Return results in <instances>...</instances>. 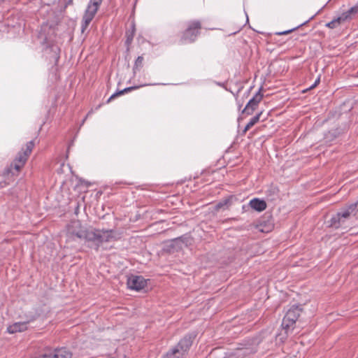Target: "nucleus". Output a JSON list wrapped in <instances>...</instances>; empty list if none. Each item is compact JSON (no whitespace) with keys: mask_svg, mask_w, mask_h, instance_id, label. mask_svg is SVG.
Instances as JSON below:
<instances>
[{"mask_svg":"<svg viewBox=\"0 0 358 358\" xmlns=\"http://www.w3.org/2000/svg\"><path fill=\"white\" fill-rule=\"evenodd\" d=\"M230 202V200L229 199H224L220 202H219L217 204V208H221L225 206H228V204Z\"/></svg>","mask_w":358,"mask_h":358,"instance_id":"obj_25","label":"nucleus"},{"mask_svg":"<svg viewBox=\"0 0 358 358\" xmlns=\"http://www.w3.org/2000/svg\"><path fill=\"white\" fill-rule=\"evenodd\" d=\"M102 1L103 0H90L82 20V32L85 31V30L87 28L88 25L94 17L100 5L101 4Z\"/></svg>","mask_w":358,"mask_h":358,"instance_id":"obj_5","label":"nucleus"},{"mask_svg":"<svg viewBox=\"0 0 358 358\" xmlns=\"http://www.w3.org/2000/svg\"><path fill=\"white\" fill-rule=\"evenodd\" d=\"M188 242L189 240L187 237L180 236L172 240L170 246L173 250H178L182 249L183 247H187Z\"/></svg>","mask_w":358,"mask_h":358,"instance_id":"obj_14","label":"nucleus"},{"mask_svg":"<svg viewBox=\"0 0 358 358\" xmlns=\"http://www.w3.org/2000/svg\"><path fill=\"white\" fill-rule=\"evenodd\" d=\"M29 155L24 152H19L14 161L10 164V168L14 169L16 172H18L21 168L27 162Z\"/></svg>","mask_w":358,"mask_h":358,"instance_id":"obj_12","label":"nucleus"},{"mask_svg":"<svg viewBox=\"0 0 358 358\" xmlns=\"http://www.w3.org/2000/svg\"><path fill=\"white\" fill-rule=\"evenodd\" d=\"M320 83V78H318L315 81V83L309 87V89H312V88H314L315 87L317 86V85Z\"/></svg>","mask_w":358,"mask_h":358,"instance_id":"obj_29","label":"nucleus"},{"mask_svg":"<svg viewBox=\"0 0 358 358\" xmlns=\"http://www.w3.org/2000/svg\"><path fill=\"white\" fill-rule=\"evenodd\" d=\"M246 17H247L246 21L248 22V17L247 15H246Z\"/></svg>","mask_w":358,"mask_h":358,"instance_id":"obj_34","label":"nucleus"},{"mask_svg":"<svg viewBox=\"0 0 358 358\" xmlns=\"http://www.w3.org/2000/svg\"><path fill=\"white\" fill-rule=\"evenodd\" d=\"M33 148H34V143H33V141H31L27 143V148L24 152L29 155Z\"/></svg>","mask_w":358,"mask_h":358,"instance_id":"obj_23","label":"nucleus"},{"mask_svg":"<svg viewBox=\"0 0 358 358\" xmlns=\"http://www.w3.org/2000/svg\"><path fill=\"white\" fill-rule=\"evenodd\" d=\"M87 227L83 226L79 220L71 221L66 229V236L68 241L82 240Z\"/></svg>","mask_w":358,"mask_h":358,"instance_id":"obj_4","label":"nucleus"},{"mask_svg":"<svg viewBox=\"0 0 358 358\" xmlns=\"http://www.w3.org/2000/svg\"><path fill=\"white\" fill-rule=\"evenodd\" d=\"M301 311L302 308L299 305H292L288 309L281 324L282 328L285 330L286 334H289L293 331Z\"/></svg>","mask_w":358,"mask_h":358,"instance_id":"obj_3","label":"nucleus"},{"mask_svg":"<svg viewBox=\"0 0 358 358\" xmlns=\"http://www.w3.org/2000/svg\"><path fill=\"white\" fill-rule=\"evenodd\" d=\"M195 336L196 335L194 334H188L185 335L174 348H177L183 356L192 345Z\"/></svg>","mask_w":358,"mask_h":358,"instance_id":"obj_11","label":"nucleus"},{"mask_svg":"<svg viewBox=\"0 0 358 358\" xmlns=\"http://www.w3.org/2000/svg\"><path fill=\"white\" fill-rule=\"evenodd\" d=\"M251 127H249V126H248V124L245 125V128H244V129H243V134L246 133V131H247L248 130H249Z\"/></svg>","mask_w":358,"mask_h":358,"instance_id":"obj_30","label":"nucleus"},{"mask_svg":"<svg viewBox=\"0 0 358 358\" xmlns=\"http://www.w3.org/2000/svg\"><path fill=\"white\" fill-rule=\"evenodd\" d=\"M357 211H358V201L334 215L329 221V227L335 229L343 227L352 215H356Z\"/></svg>","mask_w":358,"mask_h":358,"instance_id":"obj_2","label":"nucleus"},{"mask_svg":"<svg viewBox=\"0 0 358 358\" xmlns=\"http://www.w3.org/2000/svg\"><path fill=\"white\" fill-rule=\"evenodd\" d=\"M250 206L257 212H262L266 208V203L264 200L254 198L249 202Z\"/></svg>","mask_w":358,"mask_h":358,"instance_id":"obj_15","label":"nucleus"},{"mask_svg":"<svg viewBox=\"0 0 358 358\" xmlns=\"http://www.w3.org/2000/svg\"><path fill=\"white\" fill-rule=\"evenodd\" d=\"M157 85V83H155V84H143V85H138V86H132V87H126L122 90H119L115 93H113L107 100V103H109L113 99H114L115 97H117V96H120V95H122L124 94V93L126 92H131L134 90H136V89H138L139 87H144V86H148V85Z\"/></svg>","mask_w":358,"mask_h":358,"instance_id":"obj_16","label":"nucleus"},{"mask_svg":"<svg viewBox=\"0 0 358 358\" xmlns=\"http://www.w3.org/2000/svg\"><path fill=\"white\" fill-rule=\"evenodd\" d=\"M134 34V27L133 26L132 32L131 33V34L127 36V41H126L127 43L129 44V43H130L131 42V41L133 40Z\"/></svg>","mask_w":358,"mask_h":358,"instance_id":"obj_27","label":"nucleus"},{"mask_svg":"<svg viewBox=\"0 0 358 358\" xmlns=\"http://www.w3.org/2000/svg\"><path fill=\"white\" fill-rule=\"evenodd\" d=\"M113 358H115V357H113ZM124 358H125V357H124Z\"/></svg>","mask_w":358,"mask_h":358,"instance_id":"obj_35","label":"nucleus"},{"mask_svg":"<svg viewBox=\"0 0 358 358\" xmlns=\"http://www.w3.org/2000/svg\"><path fill=\"white\" fill-rule=\"evenodd\" d=\"M28 328L27 322H17L9 325L7 327V331L9 334H15L17 332H22Z\"/></svg>","mask_w":358,"mask_h":358,"instance_id":"obj_13","label":"nucleus"},{"mask_svg":"<svg viewBox=\"0 0 358 358\" xmlns=\"http://www.w3.org/2000/svg\"><path fill=\"white\" fill-rule=\"evenodd\" d=\"M182 355L177 348H173L169 352L166 353L162 358H181Z\"/></svg>","mask_w":358,"mask_h":358,"instance_id":"obj_17","label":"nucleus"},{"mask_svg":"<svg viewBox=\"0 0 358 358\" xmlns=\"http://www.w3.org/2000/svg\"><path fill=\"white\" fill-rule=\"evenodd\" d=\"M314 17V16H312L308 20L304 22L303 23L299 24V26L296 27H294L291 29H289V30H286V31H280V32H277L275 34L276 35H278V36H281V35H286V34H288L292 31H294V30L297 29L299 27L306 24L308 22H309L310 20H312L313 18Z\"/></svg>","mask_w":358,"mask_h":358,"instance_id":"obj_18","label":"nucleus"},{"mask_svg":"<svg viewBox=\"0 0 358 358\" xmlns=\"http://www.w3.org/2000/svg\"><path fill=\"white\" fill-rule=\"evenodd\" d=\"M262 89V87H261L253 97L249 100L245 107L242 110L243 114L250 115L253 113L263 98V95L261 94Z\"/></svg>","mask_w":358,"mask_h":358,"instance_id":"obj_8","label":"nucleus"},{"mask_svg":"<svg viewBox=\"0 0 358 358\" xmlns=\"http://www.w3.org/2000/svg\"><path fill=\"white\" fill-rule=\"evenodd\" d=\"M335 21H336V24L337 25V27L341 24V23L343 22V21L341 20V17L340 16L336 17L334 19Z\"/></svg>","mask_w":358,"mask_h":358,"instance_id":"obj_28","label":"nucleus"},{"mask_svg":"<svg viewBox=\"0 0 358 358\" xmlns=\"http://www.w3.org/2000/svg\"><path fill=\"white\" fill-rule=\"evenodd\" d=\"M326 27L329 29H335L337 27V25L336 24V21L332 20L331 22L326 24Z\"/></svg>","mask_w":358,"mask_h":358,"instance_id":"obj_26","label":"nucleus"},{"mask_svg":"<svg viewBox=\"0 0 358 358\" xmlns=\"http://www.w3.org/2000/svg\"><path fill=\"white\" fill-rule=\"evenodd\" d=\"M236 33H237V31H235V32H234V33L231 34L230 35H234V34H236Z\"/></svg>","mask_w":358,"mask_h":358,"instance_id":"obj_32","label":"nucleus"},{"mask_svg":"<svg viewBox=\"0 0 358 358\" xmlns=\"http://www.w3.org/2000/svg\"><path fill=\"white\" fill-rule=\"evenodd\" d=\"M147 285V280L141 275H131L127 280V286L129 289L140 291Z\"/></svg>","mask_w":358,"mask_h":358,"instance_id":"obj_10","label":"nucleus"},{"mask_svg":"<svg viewBox=\"0 0 358 358\" xmlns=\"http://www.w3.org/2000/svg\"><path fill=\"white\" fill-rule=\"evenodd\" d=\"M262 114V112L258 113L256 115L252 117L250 120L248 122L249 127H253L256 123L259 121L260 117Z\"/></svg>","mask_w":358,"mask_h":358,"instance_id":"obj_19","label":"nucleus"},{"mask_svg":"<svg viewBox=\"0 0 358 358\" xmlns=\"http://www.w3.org/2000/svg\"><path fill=\"white\" fill-rule=\"evenodd\" d=\"M117 238L118 234L113 229L87 228L82 240L85 241L88 248L98 251L103 243L111 242Z\"/></svg>","mask_w":358,"mask_h":358,"instance_id":"obj_1","label":"nucleus"},{"mask_svg":"<svg viewBox=\"0 0 358 358\" xmlns=\"http://www.w3.org/2000/svg\"><path fill=\"white\" fill-rule=\"evenodd\" d=\"M37 317H38V314L33 313H29V314L26 315V320L24 322H27V325H28L29 322L36 320V319Z\"/></svg>","mask_w":358,"mask_h":358,"instance_id":"obj_21","label":"nucleus"},{"mask_svg":"<svg viewBox=\"0 0 358 358\" xmlns=\"http://www.w3.org/2000/svg\"><path fill=\"white\" fill-rule=\"evenodd\" d=\"M92 113V110H90V111L87 114V115L85 116V117L83 120L81 124H84V122H85V121L86 120V119L87 118V117H88V116Z\"/></svg>","mask_w":358,"mask_h":358,"instance_id":"obj_31","label":"nucleus"},{"mask_svg":"<svg viewBox=\"0 0 358 358\" xmlns=\"http://www.w3.org/2000/svg\"><path fill=\"white\" fill-rule=\"evenodd\" d=\"M259 343V341L257 338L245 341V343L243 344V347L238 349V356H248L255 353L257 351V346Z\"/></svg>","mask_w":358,"mask_h":358,"instance_id":"obj_9","label":"nucleus"},{"mask_svg":"<svg viewBox=\"0 0 358 358\" xmlns=\"http://www.w3.org/2000/svg\"><path fill=\"white\" fill-rule=\"evenodd\" d=\"M72 352L66 348L46 349L38 358H71Z\"/></svg>","mask_w":358,"mask_h":358,"instance_id":"obj_7","label":"nucleus"},{"mask_svg":"<svg viewBox=\"0 0 358 358\" xmlns=\"http://www.w3.org/2000/svg\"><path fill=\"white\" fill-rule=\"evenodd\" d=\"M143 56H138L136 61H135V63H134V68H133V71L135 73L136 71L138 69V68H141L142 66V64H143Z\"/></svg>","mask_w":358,"mask_h":358,"instance_id":"obj_20","label":"nucleus"},{"mask_svg":"<svg viewBox=\"0 0 358 358\" xmlns=\"http://www.w3.org/2000/svg\"><path fill=\"white\" fill-rule=\"evenodd\" d=\"M201 23L198 20L190 22L187 28L183 32L181 37L182 43H189L194 42L199 34Z\"/></svg>","mask_w":358,"mask_h":358,"instance_id":"obj_6","label":"nucleus"},{"mask_svg":"<svg viewBox=\"0 0 358 358\" xmlns=\"http://www.w3.org/2000/svg\"><path fill=\"white\" fill-rule=\"evenodd\" d=\"M340 17L341 20L344 22L348 21L351 19L352 16L348 13V11L343 12Z\"/></svg>","mask_w":358,"mask_h":358,"instance_id":"obj_24","label":"nucleus"},{"mask_svg":"<svg viewBox=\"0 0 358 358\" xmlns=\"http://www.w3.org/2000/svg\"><path fill=\"white\" fill-rule=\"evenodd\" d=\"M334 134H335V131H333L332 135H334V136L335 137L336 136L334 135Z\"/></svg>","mask_w":358,"mask_h":358,"instance_id":"obj_33","label":"nucleus"},{"mask_svg":"<svg viewBox=\"0 0 358 358\" xmlns=\"http://www.w3.org/2000/svg\"><path fill=\"white\" fill-rule=\"evenodd\" d=\"M347 11L351 16L352 15L358 13V2L354 6L348 9Z\"/></svg>","mask_w":358,"mask_h":358,"instance_id":"obj_22","label":"nucleus"}]
</instances>
